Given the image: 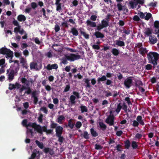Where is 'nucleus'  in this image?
<instances>
[{
    "label": "nucleus",
    "instance_id": "1",
    "mask_svg": "<svg viewBox=\"0 0 159 159\" xmlns=\"http://www.w3.org/2000/svg\"><path fill=\"white\" fill-rule=\"evenodd\" d=\"M21 81L24 84L22 86L21 88V85L18 83H16L15 84H9V89H30V85L31 82L32 83V81H29L27 80L25 78L22 77L21 80Z\"/></svg>",
    "mask_w": 159,
    "mask_h": 159
},
{
    "label": "nucleus",
    "instance_id": "2",
    "mask_svg": "<svg viewBox=\"0 0 159 159\" xmlns=\"http://www.w3.org/2000/svg\"><path fill=\"white\" fill-rule=\"evenodd\" d=\"M65 58L62 59L61 62L64 64H66L68 63L67 60L70 61H74L75 60H77L80 58V55L76 54L74 53H70L68 55H65Z\"/></svg>",
    "mask_w": 159,
    "mask_h": 159
},
{
    "label": "nucleus",
    "instance_id": "3",
    "mask_svg": "<svg viewBox=\"0 0 159 159\" xmlns=\"http://www.w3.org/2000/svg\"><path fill=\"white\" fill-rule=\"evenodd\" d=\"M159 56V54L156 52H149L147 54L149 62L152 63L154 66H156L157 64V61L158 59Z\"/></svg>",
    "mask_w": 159,
    "mask_h": 159
},
{
    "label": "nucleus",
    "instance_id": "4",
    "mask_svg": "<svg viewBox=\"0 0 159 159\" xmlns=\"http://www.w3.org/2000/svg\"><path fill=\"white\" fill-rule=\"evenodd\" d=\"M57 123H54L53 121H51L50 127L52 129L55 128L56 136L61 135L63 133V128L60 125L57 126Z\"/></svg>",
    "mask_w": 159,
    "mask_h": 159
},
{
    "label": "nucleus",
    "instance_id": "5",
    "mask_svg": "<svg viewBox=\"0 0 159 159\" xmlns=\"http://www.w3.org/2000/svg\"><path fill=\"white\" fill-rule=\"evenodd\" d=\"M0 54L6 55V57H13V52L9 49L6 48H2L0 49Z\"/></svg>",
    "mask_w": 159,
    "mask_h": 159
},
{
    "label": "nucleus",
    "instance_id": "6",
    "mask_svg": "<svg viewBox=\"0 0 159 159\" xmlns=\"http://www.w3.org/2000/svg\"><path fill=\"white\" fill-rule=\"evenodd\" d=\"M31 127L34 128L38 133H42V131L41 129V126L39 125H37L36 123L29 122L27 124V127Z\"/></svg>",
    "mask_w": 159,
    "mask_h": 159
},
{
    "label": "nucleus",
    "instance_id": "7",
    "mask_svg": "<svg viewBox=\"0 0 159 159\" xmlns=\"http://www.w3.org/2000/svg\"><path fill=\"white\" fill-rule=\"evenodd\" d=\"M133 77L130 76L127 77L124 81V84L127 89H129L133 85Z\"/></svg>",
    "mask_w": 159,
    "mask_h": 159
},
{
    "label": "nucleus",
    "instance_id": "8",
    "mask_svg": "<svg viewBox=\"0 0 159 159\" xmlns=\"http://www.w3.org/2000/svg\"><path fill=\"white\" fill-rule=\"evenodd\" d=\"M114 116L113 115H109L106 119V122L110 126L113 125L114 124Z\"/></svg>",
    "mask_w": 159,
    "mask_h": 159
},
{
    "label": "nucleus",
    "instance_id": "9",
    "mask_svg": "<svg viewBox=\"0 0 159 159\" xmlns=\"http://www.w3.org/2000/svg\"><path fill=\"white\" fill-rule=\"evenodd\" d=\"M41 129L42 131V133H39L42 134L43 133V132H45L47 135L49 134H52L53 132V129H47V127L46 126H41Z\"/></svg>",
    "mask_w": 159,
    "mask_h": 159
},
{
    "label": "nucleus",
    "instance_id": "10",
    "mask_svg": "<svg viewBox=\"0 0 159 159\" xmlns=\"http://www.w3.org/2000/svg\"><path fill=\"white\" fill-rule=\"evenodd\" d=\"M40 157V154L39 151H37L36 150H34L30 157L29 159H35L36 158L37 159H39Z\"/></svg>",
    "mask_w": 159,
    "mask_h": 159
},
{
    "label": "nucleus",
    "instance_id": "11",
    "mask_svg": "<svg viewBox=\"0 0 159 159\" xmlns=\"http://www.w3.org/2000/svg\"><path fill=\"white\" fill-rule=\"evenodd\" d=\"M17 73H16L15 70H11L7 75L8 80L10 81H11L14 79L15 75H17Z\"/></svg>",
    "mask_w": 159,
    "mask_h": 159
},
{
    "label": "nucleus",
    "instance_id": "12",
    "mask_svg": "<svg viewBox=\"0 0 159 159\" xmlns=\"http://www.w3.org/2000/svg\"><path fill=\"white\" fill-rule=\"evenodd\" d=\"M73 119H71L68 120V124H66L65 125L66 128H67L69 127L71 129H73L75 125V123L73 121Z\"/></svg>",
    "mask_w": 159,
    "mask_h": 159
},
{
    "label": "nucleus",
    "instance_id": "13",
    "mask_svg": "<svg viewBox=\"0 0 159 159\" xmlns=\"http://www.w3.org/2000/svg\"><path fill=\"white\" fill-rule=\"evenodd\" d=\"M102 92V94L100 96L102 97H108L109 96L112 95L111 93L109 90L106 91L105 90H102L101 93Z\"/></svg>",
    "mask_w": 159,
    "mask_h": 159
},
{
    "label": "nucleus",
    "instance_id": "14",
    "mask_svg": "<svg viewBox=\"0 0 159 159\" xmlns=\"http://www.w3.org/2000/svg\"><path fill=\"white\" fill-rule=\"evenodd\" d=\"M43 151V152L46 154L49 153V154L51 155H53L54 152L52 149L49 148H45L44 149Z\"/></svg>",
    "mask_w": 159,
    "mask_h": 159
},
{
    "label": "nucleus",
    "instance_id": "15",
    "mask_svg": "<svg viewBox=\"0 0 159 159\" xmlns=\"http://www.w3.org/2000/svg\"><path fill=\"white\" fill-rule=\"evenodd\" d=\"M152 30L149 28H147L145 29L144 32V34L145 36H150L152 34Z\"/></svg>",
    "mask_w": 159,
    "mask_h": 159
},
{
    "label": "nucleus",
    "instance_id": "16",
    "mask_svg": "<svg viewBox=\"0 0 159 159\" xmlns=\"http://www.w3.org/2000/svg\"><path fill=\"white\" fill-rule=\"evenodd\" d=\"M58 68V66L57 64L52 65L48 64L46 67V68L48 70H50L52 69H57Z\"/></svg>",
    "mask_w": 159,
    "mask_h": 159
},
{
    "label": "nucleus",
    "instance_id": "17",
    "mask_svg": "<svg viewBox=\"0 0 159 159\" xmlns=\"http://www.w3.org/2000/svg\"><path fill=\"white\" fill-rule=\"evenodd\" d=\"M20 63L22 64L23 67L27 69L28 66L26 63V61L24 57H21L20 58Z\"/></svg>",
    "mask_w": 159,
    "mask_h": 159
},
{
    "label": "nucleus",
    "instance_id": "18",
    "mask_svg": "<svg viewBox=\"0 0 159 159\" xmlns=\"http://www.w3.org/2000/svg\"><path fill=\"white\" fill-rule=\"evenodd\" d=\"M135 85L136 87H138L139 89H144L142 87L143 84L140 80H137L135 81Z\"/></svg>",
    "mask_w": 159,
    "mask_h": 159
},
{
    "label": "nucleus",
    "instance_id": "19",
    "mask_svg": "<svg viewBox=\"0 0 159 159\" xmlns=\"http://www.w3.org/2000/svg\"><path fill=\"white\" fill-rule=\"evenodd\" d=\"M86 23L88 26L94 28L96 26V24L95 22L89 20H87Z\"/></svg>",
    "mask_w": 159,
    "mask_h": 159
},
{
    "label": "nucleus",
    "instance_id": "20",
    "mask_svg": "<svg viewBox=\"0 0 159 159\" xmlns=\"http://www.w3.org/2000/svg\"><path fill=\"white\" fill-rule=\"evenodd\" d=\"M115 43L116 45L118 46L123 47L125 46V42L123 41L116 40Z\"/></svg>",
    "mask_w": 159,
    "mask_h": 159
},
{
    "label": "nucleus",
    "instance_id": "21",
    "mask_svg": "<svg viewBox=\"0 0 159 159\" xmlns=\"http://www.w3.org/2000/svg\"><path fill=\"white\" fill-rule=\"evenodd\" d=\"M94 35L97 38H103L104 37V35L102 33L99 31H96L95 32Z\"/></svg>",
    "mask_w": 159,
    "mask_h": 159
},
{
    "label": "nucleus",
    "instance_id": "22",
    "mask_svg": "<svg viewBox=\"0 0 159 159\" xmlns=\"http://www.w3.org/2000/svg\"><path fill=\"white\" fill-rule=\"evenodd\" d=\"M136 120L140 124L142 125H144V122L143 120L142 119V117L141 116H138L136 118Z\"/></svg>",
    "mask_w": 159,
    "mask_h": 159
},
{
    "label": "nucleus",
    "instance_id": "23",
    "mask_svg": "<svg viewBox=\"0 0 159 159\" xmlns=\"http://www.w3.org/2000/svg\"><path fill=\"white\" fill-rule=\"evenodd\" d=\"M14 64L16 63V66H14L13 69L16 71V73H17L18 71L19 70V61L18 60L13 61Z\"/></svg>",
    "mask_w": 159,
    "mask_h": 159
},
{
    "label": "nucleus",
    "instance_id": "24",
    "mask_svg": "<svg viewBox=\"0 0 159 159\" xmlns=\"http://www.w3.org/2000/svg\"><path fill=\"white\" fill-rule=\"evenodd\" d=\"M149 40L152 44L156 43L157 41V39L154 35H151L149 37Z\"/></svg>",
    "mask_w": 159,
    "mask_h": 159
},
{
    "label": "nucleus",
    "instance_id": "25",
    "mask_svg": "<svg viewBox=\"0 0 159 159\" xmlns=\"http://www.w3.org/2000/svg\"><path fill=\"white\" fill-rule=\"evenodd\" d=\"M18 21L20 22L24 21L26 20V17L23 15H20L18 16L17 18Z\"/></svg>",
    "mask_w": 159,
    "mask_h": 159
},
{
    "label": "nucleus",
    "instance_id": "26",
    "mask_svg": "<svg viewBox=\"0 0 159 159\" xmlns=\"http://www.w3.org/2000/svg\"><path fill=\"white\" fill-rule=\"evenodd\" d=\"M139 52L141 55L143 56L148 52L146 48H141L139 50Z\"/></svg>",
    "mask_w": 159,
    "mask_h": 159
},
{
    "label": "nucleus",
    "instance_id": "27",
    "mask_svg": "<svg viewBox=\"0 0 159 159\" xmlns=\"http://www.w3.org/2000/svg\"><path fill=\"white\" fill-rule=\"evenodd\" d=\"M65 118L63 115L59 116L57 119V121L60 124L62 123V121L65 120Z\"/></svg>",
    "mask_w": 159,
    "mask_h": 159
},
{
    "label": "nucleus",
    "instance_id": "28",
    "mask_svg": "<svg viewBox=\"0 0 159 159\" xmlns=\"http://www.w3.org/2000/svg\"><path fill=\"white\" fill-rule=\"evenodd\" d=\"M111 52L114 56H117L119 54L120 51L116 48H113L111 50Z\"/></svg>",
    "mask_w": 159,
    "mask_h": 159
},
{
    "label": "nucleus",
    "instance_id": "29",
    "mask_svg": "<svg viewBox=\"0 0 159 159\" xmlns=\"http://www.w3.org/2000/svg\"><path fill=\"white\" fill-rule=\"evenodd\" d=\"M101 24L104 28L107 27L109 26L108 20H103L101 21Z\"/></svg>",
    "mask_w": 159,
    "mask_h": 159
},
{
    "label": "nucleus",
    "instance_id": "30",
    "mask_svg": "<svg viewBox=\"0 0 159 159\" xmlns=\"http://www.w3.org/2000/svg\"><path fill=\"white\" fill-rule=\"evenodd\" d=\"M71 33L74 36H77L78 35L79 32L77 30L75 27L71 29Z\"/></svg>",
    "mask_w": 159,
    "mask_h": 159
},
{
    "label": "nucleus",
    "instance_id": "31",
    "mask_svg": "<svg viewBox=\"0 0 159 159\" xmlns=\"http://www.w3.org/2000/svg\"><path fill=\"white\" fill-rule=\"evenodd\" d=\"M79 30L80 34L83 35L85 39H89V35L87 34L85 32H84L81 29H80Z\"/></svg>",
    "mask_w": 159,
    "mask_h": 159
},
{
    "label": "nucleus",
    "instance_id": "32",
    "mask_svg": "<svg viewBox=\"0 0 159 159\" xmlns=\"http://www.w3.org/2000/svg\"><path fill=\"white\" fill-rule=\"evenodd\" d=\"M90 131L91 134L93 137H96L98 135V134L93 128H91L90 129Z\"/></svg>",
    "mask_w": 159,
    "mask_h": 159
},
{
    "label": "nucleus",
    "instance_id": "33",
    "mask_svg": "<svg viewBox=\"0 0 159 159\" xmlns=\"http://www.w3.org/2000/svg\"><path fill=\"white\" fill-rule=\"evenodd\" d=\"M125 148L128 149L130 146V142L129 140H127L124 142Z\"/></svg>",
    "mask_w": 159,
    "mask_h": 159
},
{
    "label": "nucleus",
    "instance_id": "34",
    "mask_svg": "<svg viewBox=\"0 0 159 159\" xmlns=\"http://www.w3.org/2000/svg\"><path fill=\"white\" fill-rule=\"evenodd\" d=\"M107 80V78L106 76L103 75L101 78H98L97 80L98 84H100L101 81H103Z\"/></svg>",
    "mask_w": 159,
    "mask_h": 159
},
{
    "label": "nucleus",
    "instance_id": "35",
    "mask_svg": "<svg viewBox=\"0 0 159 159\" xmlns=\"http://www.w3.org/2000/svg\"><path fill=\"white\" fill-rule=\"evenodd\" d=\"M35 143L38 147L41 149H43V143L40 142L38 140L35 141Z\"/></svg>",
    "mask_w": 159,
    "mask_h": 159
},
{
    "label": "nucleus",
    "instance_id": "36",
    "mask_svg": "<svg viewBox=\"0 0 159 159\" xmlns=\"http://www.w3.org/2000/svg\"><path fill=\"white\" fill-rule=\"evenodd\" d=\"M99 125L101 128L102 129V130L104 131L106 129L107 126L103 122H100Z\"/></svg>",
    "mask_w": 159,
    "mask_h": 159
},
{
    "label": "nucleus",
    "instance_id": "37",
    "mask_svg": "<svg viewBox=\"0 0 159 159\" xmlns=\"http://www.w3.org/2000/svg\"><path fill=\"white\" fill-rule=\"evenodd\" d=\"M76 98L75 96L72 95L70 96V102L72 104H74L75 103V100Z\"/></svg>",
    "mask_w": 159,
    "mask_h": 159
},
{
    "label": "nucleus",
    "instance_id": "38",
    "mask_svg": "<svg viewBox=\"0 0 159 159\" xmlns=\"http://www.w3.org/2000/svg\"><path fill=\"white\" fill-rule=\"evenodd\" d=\"M117 7L119 11H121L124 8H125V6H122L121 3H120L117 4Z\"/></svg>",
    "mask_w": 159,
    "mask_h": 159
},
{
    "label": "nucleus",
    "instance_id": "39",
    "mask_svg": "<svg viewBox=\"0 0 159 159\" xmlns=\"http://www.w3.org/2000/svg\"><path fill=\"white\" fill-rule=\"evenodd\" d=\"M55 5H56V10L58 11H59L60 12V11L61 10V3H55Z\"/></svg>",
    "mask_w": 159,
    "mask_h": 159
},
{
    "label": "nucleus",
    "instance_id": "40",
    "mask_svg": "<svg viewBox=\"0 0 159 159\" xmlns=\"http://www.w3.org/2000/svg\"><path fill=\"white\" fill-rule=\"evenodd\" d=\"M80 108L81 109L82 113L87 112L88 111L87 107L86 106L82 105L80 106Z\"/></svg>",
    "mask_w": 159,
    "mask_h": 159
},
{
    "label": "nucleus",
    "instance_id": "41",
    "mask_svg": "<svg viewBox=\"0 0 159 159\" xmlns=\"http://www.w3.org/2000/svg\"><path fill=\"white\" fill-rule=\"evenodd\" d=\"M37 66V63L34 62H32L30 63V69H34Z\"/></svg>",
    "mask_w": 159,
    "mask_h": 159
},
{
    "label": "nucleus",
    "instance_id": "42",
    "mask_svg": "<svg viewBox=\"0 0 159 159\" xmlns=\"http://www.w3.org/2000/svg\"><path fill=\"white\" fill-rule=\"evenodd\" d=\"M122 108V106L121 105V103H119L117 105V108L116 109L115 111L117 113H119L120 112Z\"/></svg>",
    "mask_w": 159,
    "mask_h": 159
},
{
    "label": "nucleus",
    "instance_id": "43",
    "mask_svg": "<svg viewBox=\"0 0 159 159\" xmlns=\"http://www.w3.org/2000/svg\"><path fill=\"white\" fill-rule=\"evenodd\" d=\"M131 146L134 149H136L138 147V145L135 141H132L131 144Z\"/></svg>",
    "mask_w": 159,
    "mask_h": 159
},
{
    "label": "nucleus",
    "instance_id": "44",
    "mask_svg": "<svg viewBox=\"0 0 159 159\" xmlns=\"http://www.w3.org/2000/svg\"><path fill=\"white\" fill-rule=\"evenodd\" d=\"M89 134L88 132L86 131H84L83 134V137L86 139H88L89 138Z\"/></svg>",
    "mask_w": 159,
    "mask_h": 159
},
{
    "label": "nucleus",
    "instance_id": "45",
    "mask_svg": "<svg viewBox=\"0 0 159 159\" xmlns=\"http://www.w3.org/2000/svg\"><path fill=\"white\" fill-rule=\"evenodd\" d=\"M56 136L58 138V142L61 143L63 142L64 138L63 136H61V135H57Z\"/></svg>",
    "mask_w": 159,
    "mask_h": 159
},
{
    "label": "nucleus",
    "instance_id": "46",
    "mask_svg": "<svg viewBox=\"0 0 159 159\" xmlns=\"http://www.w3.org/2000/svg\"><path fill=\"white\" fill-rule=\"evenodd\" d=\"M27 133L28 134H31V135L32 136H33L34 132L33 131V129H28V128H27Z\"/></svg>",
    "mask_w": 159,
    "mask_h": 159
},
{
    "label": "nucleus",
    "instance_id": "47",
    "mask_svg": "<svg viewBox=\"0 0 159 159\" xmlns=\"http://www.w3.org/2000/svg\"><path fill=\"white\" fill-rule=\"evenodd\" d=\"M151 16L152 14L150 13H147L146 16H145V19L146 20H148L150 19V18L151 17Z\"/></svg>",
    "mask_w": 159,
    "mask_h": 159
},
{
    "label": "nucleus",
    "instance_id": "48",
    "mask_svg": "<svg viewBox=\"0 0 159 159\" xmlns=\"http://www.w3.org/2000/svg\"><path fill=\"white\" fill-rule=\"evenodd\" d=\"M82 125V124L80 121H77L75 125L77 129L80 128L81 127Z\"/></svg>",
    "mask_w": 159,
    "mask_h": 159
},
{
    "label": "nucleus",
    "instance_id": "49",
    "mask_svg": "<svg viewBox=\"0 0 159 159\" xmlns=\"http://www.w3.org/2000/svg\"><path fill=\"white\" fill-rule=\"evenodd\" d=\"M31 6L32 8L34 9L38 7L37 3L35 2H33L31 4Z\"/></svg>",
    "mask_w": 159,
    "mask_h": 159
},
{
    "label": "nucleus",
    "instance_id": "50",
    "mask_svg": "<svg viewBox=\"0 0 159 159\" xmlns=\"http://www.w3.org/2000/svg\"><path fill=\"white\" fill-rule=\"evenodd\" d=\"M139 125V123L137 120H135L133 121L132 125L134 127H138Z\"/></svg>",
    "mask_w": 159,
    "mask_h": 159
},
{
    "label": "nucleus",
    "instance_id": "51",
    "mask_svg": "<svg viewBox=\"0 0 159 159\" xmlns=\"http://www.w3.org/2000/svg\"><path fill=\"white\" fill-rule=\"evenodd\" d=\"M34 41L35 42V43L38 44H41V42L39 40V39L38 37H36L33 38Z\"/></svg>",
    "mask_w": 159,
    "mask_h": 159
},
{
    "label": "nucleus",
    "instance_id": "52",
    "mask_svg": "<svg viewBox=\"0 0 159 159\" xmlns=\"http://www.w3.org/2000/svg\"><path fill=\"white\" fill-rule=\"evenodd\" d=\"M40 110L43 111L45 114H47L48 110L46 107H42L40 108Z\"/></svg>",
    "mask_w": 159,
    "mask_h": 159
},
{
    "label": "nucleus",
    "instance_id": "53",
    "mask_svg": "<svg viewBox=\"0 0 159 159\" xmlns=\"http://www.w3.org/2000/svg\"><path fill=\"white\" fill-rule=\"evenodd\" d=\"M133 19L134 21H139L140 20V19L138 16L137 15H135L133 17Z\"/></svg>",
    "mask_w": 159,
    "mask_h": 159
},
{
    "label": "nucleus",
    "instance_id": "54",
    "mask_svg": "<svg viewBox=\"0 0 159 159\" xmlns=\"http://www.w3.org/2000/svg\"><path fill=\"white\" fill-rule=\"evenodd\" d=\"M21 29V26H18L17 27H15L14 29V32L17 33L18 32H19L20 30Z\"/></svg>",
    "mask_w": 159,
    "mask_h": 159
},
{
    "label": "nucleus",
    "instance_id": "55",
    "mask_svg": "<svg viewBox=\"0 0 159 159\" xmlns=\"http://www.w3.org/2000/svg\"><path fill=\"white\" fill-rule=\"evenodd\" d=\"M102 147L99 144H97L95 145V149L98 150H100L102 149Z\"/></svg>",
    "mask_w": 159,
    "mask_h": 159
},
{
    "label": "nucleus",
    "instance_id": "56",
    "mask_svg": "<svg viewBox=\"0 0 159 159\" xmlns=\"http://www.w3.org/2000/svg\"><path fill=\"white\" fill-rule=\"evenodd\" d=\"M122 108V109L125 111L127 112V107L125 102L123 103Z\"/></svg>",
    "mask_w": 159,
    "mask_h": 159
},
{
    "label": "nucleus",
    "instance_id": "57",
    "mask_svg": "<svg viewBox=\"0 0 159 159\" xmlns=\"http://www.w3.org/2000/svg\"><path fill=\"white\" fill-rule=\"evenodd\" d=\"M154 26L156 28L158 29L159 28V21H156L154 22Z\"/></svg>",
    "mask_w": 159,
    "mask_h": 159
},
{
    "label": "nucleus",
    "instance_id": "58",
    "mask_svg": "<svg viewBox=\"0 0 159 159\" xmlns=\"http://www.w3.org/2000/svg\"><path fill=\"white\" fill-rule=\"evenodd\" d=\"M45 55L46 56H47V57H48L49 58L51 57L52 56V53L51 51L50 50L49 52H48L46 53L45 54Z\"/></svg>",
    "mask_w": 159,
    "mask_h": 159
},
{
    "label": "nucleus",
    "instance_id": "59",
    "mask_svg": "<svg viewBox=\"0 0 159 159\" xmlns=\"http://www.w3.org/2000/svg\"><path fill=\"white\" fill-rule=\"evenodd\" d=\"M60 30L59 26L57 25L56 24L55 26L54 30L56 32H58Z\"/></svg>",
    "mask_w": 159,
    "mask_h": 159
},
{
    "label": "nucleus",
    "instance_id": "60",
    "mask_svg": "<svg viewBox=\"0 0 159 159\" xmlns=\"http://www.w3.org/2000/svg\"><path fill=\"white\" fill-rule=\"evenodd\" d=\"M152 66L150 64H148L145 66V69L147 70H151L152 69Z\"/></svg>",
    "mask_w": 159,
    "mask_h": 159
},
{
    "label": "nucleus",
    "instance_id": "61",
    "mask_svg": "<svg viewBox=\"0 0 159 159\" xmlns=\"http://www.w3.org/2000/svg\"><path fill=\"white\" fill-rule=\"evenodd\" d=\"M97 18V16L95 15H93L91 16L90 19L92 21H95L96 20Z\"/></svg>",
    "mask_w": 159,
    "mask_h": 159
},
{
    "label": "nucleus",
    "instance_id": "62",
    "mask_svg": "<svg viewBox=\"0 0 159 159\" xmlns=\"http://www.w3.org/2000/svg\"><path fill=\"white\" fill-rule=\"evenodd\" d=\"M43 115L42 114H41L39 116V117L38 118V120L39 121V122L40 123H42L43 122Z\"/></svg>",
    "mask_w": 159,
    "mask_h": 159
},
{
    "label": "nucleus",
    "instance_id": "63",
    "mask_svg": "<svg viewBox=\"0 0 159 159\" xmlns=\"http://www.w3.org/2000/svg\"><path fill=\"white\" fill-rule=\"evenodd\" d=\"M138 14L139 15L140 17L142 19L145 18V16L143 12H140V13H138Z\"/></svg>",
    "mask_w": 159,
    "mask_h": 159
},
{
    "label": "nucleus",
    "instance_id": "64",
    "mask_svg": "<svg viewBox=\"0 0 159 159\" xmlns=\"http://www.w3.org/2000/svg\"><path fill=\"white\" fill-rule=\"evenodd\" d=\"M93 49L99 50L100 49V46L98 45L93 44L92 46Z\"/></svg>",
    "mask_w": 159,
    "mask_h": 159
}]
</instances>
